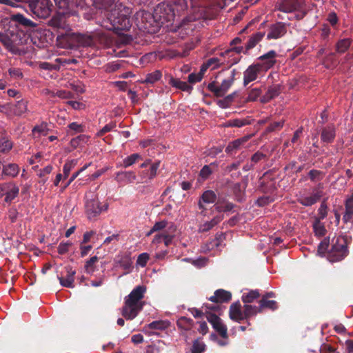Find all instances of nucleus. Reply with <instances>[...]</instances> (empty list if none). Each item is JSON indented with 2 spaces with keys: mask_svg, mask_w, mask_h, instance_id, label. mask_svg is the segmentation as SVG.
Listing matches in <instances>:
<instances>
[{
  "mask_svg": "<svg viewBox=\"0 0 353 353\" xmlns=\"http://www.w3.org/2000/svg\"><path fill=\"white\" fill-rule=\"evenodd\" d=\"M193 50V48H185L182 50L174 49H165L164 50H158L151 52L143 55L140 61L142 63H148L154 62L157 59L159 60L166 59H172L174 58H183L189 55L190 52Z\"/></svg>",
  "mask_w": 353,
  "mask_h": 353,
  "instance_id": "nucleus-5",
  "label": "nucleus"
},
{
  "mask_svg": "<svg viewBox=\"0 0 353 353\" xmlns=\"http://www.w3.org/2000/svg\"><path fill=\"white\" fill-rule=\"evenodd\" d=\"M353 218V195L346 199L345 202V212L343 216V221L345 223L350 222Z\"/></svg>",
  "mask_w": 353,
  "mask_h": 353,
  "instance_id": "nucleus-25",
  "label": "nucleus"
},
{
  "mask_svg": "<svg viewBox=\"0 0 353 353\" xmlns=\"http://www.w3.org/2000/svg\"><path fill=\"white\" fill-rule=\"evenodd\" d=\"M72 245V243L70 241L60 243L57 248L58 253L59 254H64L67 253Z\"/></svg>",
  "mask_w": 353,
  "mask_h": 353,
  "instance_id": "nucleus-61",
  "label": "nucleus"
},
{
  "mask_svg": "<svg viewBox=\"0 0 353 353\" xmlns=\"http://www.w3.org/2000/svg\"><path fill=\"white\" fill-rule=\"evenodd\" d=\"M287 32L286 25L282 22H277L272 24L270 26L269 32L267 34V38L271 39H279L283 37Z\"/></svg>",
  "mask_w": 353,
  "mask_h": 353,
  "instance_id": "nucleus-14",
  "label": "nucleus"
},
{
  "mask_svg": "<svg viewBox=\"0 0 353 353\" xmlns=\"http://www.w3.org/2000/svg\"><path fill=\"white\" fill-rule=\"evenodd\" d=\"M223 219V215H219L214 216L211 221H206L204 223L200 225L199 228V232H206L210 230L213 227L216 225Z\"/></svg>",
  "mask_w": 353,
  "mask_h": 353,
  "instance_id": "nucleus-28",
  "label": "nucleus"
},
{
  "mask_svg": "<svg viewBox=\"0 0 353 353\" xmlns=\"http://www.w3.org/2000/svg\"><path fill=\"white\" fill-rule=\"evenodd\" d=\"M205 345L203 342L201 341L199 339H195L192 343V346L190 349L191 353H202L205 350Z\"/></svg>",
  "mask_w": 353,
  "mask_h": 353,
  "instance_id": "nucleus-43",
  "label": "nucleus"
},
{
  "mask_svg": "<svg viewBox=\"0 0 353 353\" xmlns=\"http://www.w3.org/2000/svg\"><path fill=\"white\" fill-rule=\"evenodd\" d=\"M211 302L215 303H228L232 299V294L223 289L216 290L214 295L208 299Z\"/></svg>",
  "mask_w": 353,
  "mask_h": 353,
  "instance_id": "nucleus-17",
  "label": "nucleus"
},
{
  "mask_svg": "<svg viewBox=\"0 0 353 353\" xmlns=\"http://www.w3.org/2000/svg\"><path fill=\"white\" fill-rule=\"evenodd\" d=\"M243 310L239 301L233 303L230 306L229 316L231 320L237 323H241L243 319Z\"/></svg>",
  "mask_w": 353,
  "mask_h": 353,
  "instance_id": "nucleus-16",
  "label": "nucleus"
},
{
  "mask_svg": "<svg viewBox=\"0 0 353 353\" xmlns=\"http://www.w3.org/2000/svg\"><path fill=\"white\" fill-rule=\"evenodd\" d=\"M214 207L216 210L219 212H226L232 210L235 207V205L231 202H225L223 199H219L214 205Z\"/></svg>",
  "mask_w": 353,
  "mask_h": 353,
  "instance_id": "nucleus-33",
  "label": "nucleus"
},
{
  "mask_svg": "<svg viewBox=\"0 0 353 353\" xmlns=\"http://www.w3.org/2000/svg\"><path fill=\"white\" fill-rule=\"evenodd\" d=\"M303 6L301 0H283L279 6V10L284 12H292L301 10Z\"/></svg>",
  "mask_w": 353,
  "mask_h": 353,
  "instance_id": "nucleus-13",
  "label": "nucleus"
},
{
  "mask_svg": "<svg viewBox=\"0 0 353 353\" xmlns=\"http://www.w3.org/2000/svg\"><path fill=\"white\" fill-rule=\"evenodd\" d=\"M280 92L281 90L279 85L270 86L265 94L261 97L260 101L262 103H268L270 100L279 96Z\"/></svg>",
  "mask_w": 353,
  "mask_h": 353,
  "instance_id": "nucleus-23",
  "label": "nucleus"
},
{
  "mask_svg": "<svg viewBox=\"0 0 353 353\" xmlns=\"http://www.w3.org/2000/svg\"><path fill=\"white\" fill-rule=\"evenodd\" d=\"M137 25L139 29L143 32L154 34L161 27L159 22L154 13L145 10H140L136 14Z\"/></svg>",
  "mask_w": 353,
  "mask_h": 353,
  "instance_id": "nucleus-6",
  "label": "nucleus"
},
{
  "mask_svg": "<svg viewBox=\"0 0 353 353\" xmlns=\"http://www.w3.org/2000/svg\"><path fill=\"white\" fill-rule=\"evenodd\" d=\"M327 209L328 207L326 201L324 199L320 205V207L318 210V215L314 220L321 221L324 219L327 215Z\"/></svg>",
  "mask_w": 353,
  "mask_h": 353,
  "instance_id": "nucleus-46",
  "label": "nucleus"
},
{
  "mask_svg": "<svg viewBox=\"0 0 353 353\" xmlns=\"http://www.w3.org/2000/svg\"><path fill=\"white\" fill-rule=\"evenodd\" d=\"M161 77H162L161 72L160 70H157L151 73L147 74L145 80L143 81L142 83L153 84L155 82L160 80Z\"/></svg>",
  "mask_w": 353,
  "mask_h": 353,
  "instance_id": "nucleus-41",
  "label": "nucleus"
},
{
  "mask_svg": "<svg viewBox=\"0 0 353 353\" xmlns=\"http://www.w3.org/2000/svg\"><path fill=\"white\" fill-rule=\"evenodd\" d=\"M114 179L118 183H130L136 180L137 176L132 171H121L115 174Z\"/></svg>",
  "mask_w": 353,
  "mask_h": 353,
  "instance_id": "nucleus-20",
  "label": "nucleus"
},
{
  "mask_svg": "<svg viewBox=\"0 0 353 353\" xmlns=\"http://www.w3.org/2000/svg\"><path fill=\"white\" fill-rule=\"evenodd\" d=\"M53 94V97H57L61 99H71L73 97V94L71 92L60 90L54 92Z\"/></svg>",
  "mask_w": 353,
  "mask_h": 353,
  "instance_id": "nucleus-63",
  "label": "nucleus"
},
{
  "mask_svg": "<svg viewBox=\"0 0 353 353\" xmlns=\"http://www.w3.org/2000/svg\"><path fill=\"white\" fill-rule=\"evenodd\" d=\"M261 296L258 290H252L248 293H243L241 296V300L245 304L253 303L255 300Z\"/></svg>",
  "mask_w": 353,
  "mask_h": 353,
  "instance_id": "nucleus-36",
  "label": "nucleus"
},
{
  "mask_svg": "<svg viewBox=\"0 0 353 353\" xmlns=\"http://www.w3.org/2000/svg\"><path fill=\"white\" fill-rule=\"evenodd\" d=\"M168 221L165 220L156 222L154 223V225L152 226V228H151V230H150V232H148V236L150 235L151 234H152L155 232H158V231H161V230H163L164 228H165L168 226Z\"/></svg>",
  "mask_w": 353,
  "mask_h": 353,
  "instance_id": "nucleus-52",
  "label": "nucleus"
},
{
  "mask_svg": "<svg viewBox=\"0 0 353 353\" xmlns=\"http://www.w3.org/2000/svg\"><path fill=\"white\" fill-rule=\"evenodd\" d=\"M10 20L14 23L16 26H20L24 28H34L37 26L36 23L28 19L21 13L11 14Z\"/></svg>",
  "mask_w": 353,
  "mask_h": 353,
  "instance_id": "nucleus-15",
  "label": "nucleus"
},
{
  "mask_svg": "<svg viewBox=\"0 0 353 353\" xmlns=\"http://www.w3.org/2000/svg\"><path fill=\"white\" fill-rule=\"evenodd\" d=\"M330 241L328 239H324L319 245L317 252L319 254L323 255L329 247Z\"/></svg>",
  "mask_w": 353,
  "mask_h": 353,
  "instance_id": "nucleus-59",
  "label": "nucleus"
},
{
  "mask_svg": "<svg viewBox=\"0 0 353 353\" xmlns=\"http://www.w3.org/2000/svg\"><path fill=\"white\" fill-rule=\"evenodd\" d=\"M236 95V92H233L230 94H228L227 97L223 98V99H220L217 101V104L219 107L222 108H227L230 107L232 102L233 101V99Z\"/></svg>",
  "mask_w": 353,
  "mask_h": 353,
  "instance_id": "nucleus-47",
  "label": "nucleus"
},
{
  "mask_svg": "<svg viewBox=\"0 0 353 353\" xmlns=\"http://www.w3.org/2000/svg\"><path fill=\"white\" fill-rule=\"evenodd\" d=\"M77 159H72L70 161H67L63 165V177L64 179H66L68 177L70 171L77 165Z\"/></svg>",
  "mask_w": 353,
  "mask_h": 353,
  "instance_id": "nucleus-45",
  "label": "nucleus"
},
{
  "mask_svg": "<svg viewBox=\"0 0 353 353\" xmlns=\"http://www.w3.org/2000/svg\"><path fill=\"white\" fill-rule=\"evenodd\" d=\"M115 5V0H92V6L100 11H110Z\"/></svg>",
  "mask_w": 353,
  "mask_h": 353,
  "instance_id": "nucleus-21",
  "label": "nucleus"
},
{
  "mask_svg": "<svg viewBox=\"0 0 353 353\" xmlns=\"http://www.w3.org/2000/svg\"><path fill=\"white\" fill-rule=\"evenodd\" d=\"M145 291V286L138 285L125 298L121 314L125 319H134L142 310L144 303L141 300L144 296Z\"/></svg>",
  "mask_w": 353,
  "mask_h": 353,
  "instance_id": "nucleus-2",
  "label": "nucleus"
},
{
  "mask_svg": "<svg viewBox=\"0 0 353 353\" xmlns=\"http://www.w3.org/2000/svg\"><path fill=\"white\" fill-rule=\"evenodd\" d=\"M160 165V161H155L150 165V168L148 170L143 172V178H147L148 179H152L157 175V170Z\"/></svg>",
  "mask_w": 353,
  "mask_h": 353,
  "instance_id": "nucleus-37",
  "label": "nucleus"
},
{
  "mask_svg": "<svg viewBox=\"0 0 353 353\" xmlns=\"http://www.w3.org/2000/svg\"><path fill=\"white\" fill-rule=\"evenodd\" d=\"M312 226L316 236H323L325 235L327 230L324 224L321 221L314 220Z\"/></svg>",
  "mask_w": 353,
  "mask_h": 353,
  "instance_id": "nucleus-42",
  "label": "nucleus"
},
{
  "mask_svg": "<svg viewBox=\"0 0 353 353\" xmlns=\"http://www.w3.org/2000/svg\"><path fill=\"white\" fill-rule=\"evenodd\" d=\"M64 269L66 273L65 276L62 274L58 275L57 279L63 287L72 288L74 287V281L76 271L74 270L70 265H66Z\"/></svg>",
  "mask_w": 353,
  "mask_h": 353,
  "instance_id": "nucleus-12",
  "label": "nucleus"
},
{
  "mask_svg": "<svg viewBox=\"0 0 353 353\" xmlns=\"http://www.w3.org/2000/svg\"><path fill=\"white\" fill-rule=\"evenodd\" d=\"M168 326L167 321H154L148 325L147 327L151 330H162Z\"/></svg>",
  "mask_w": 353,
  "mask_h": 353,
  "instance_id": "nucleus-50",
  "label": "nucleus"
},
{
  "mask_svg": "<svg viewBox=\"0 0 353 353\" xmlns=\"http://www.w3.org/2000/svg\"><path fill=\"white\" fill-rule=\"evenodd\" d=\"M111 21L112 27L110 29L118 35L119 44H129L134 41V38L131 34H125L122 32L129 30L132 26L128 13H118V15Z\"/></svg>",
  "mask_w": 353,
  "mask_h": 353,
  "instance_id": "nucleus-4",
  "label": "nucleus"
},
{
  "mask_svg": "<svg viewBox=\"0 0 353 353\" xmlns=\"http://www.w3.org/2000/svg\"><path fill=\"white\" fill-rule=\"evenodd\" d=\"M65 23V15L61 13L54 14L48 21V25L54 28H61Z\"/></svg>",
  "mask_w": 353,
  "mask_h": 353,
  "instance_id": "nucleus-38",
  "label": "nucleus"
},
{
  "mask_svg": "<svg viewBox=\"0 0 353 353\" xmlns=\"http://www.w3.org/2000/svg\"><path fill=\"white\" fill-rule=\"evenodd\" d=\"M265 159H267V155L260 151H257L252 156L251 162L254 165Z\"/></svg>",
  "mask_w": 353,
  "mask_h": 353,
  "instance_id": "nucleus-62",
  "label": "nucleus"
},
{
  "mask_svg": "<svg viewBox=\"0 0 353 353\" xmlns=\"http://www.w3.org/2000/svg\"><path fill=\"white\" fill-rule=\"evenodd\" d=\"M59 44H110L112 37L109 32L97 30L85 34L66 32L57 37Z\"/></svg>",
  "mask_w": 353,
  "mask_h": 353,
  "instance_id": "nucleus-1",
  "label": "nucleus"
},
{
  "mask_svg": "<svg viewBox=\"0 0 353 353\" xmlns=\"http://www.w3.org/2000/svg\"><path fill=\"white\" fill-rule=\"evenodd\" d=\"M336 137V128L334 124H329L321 129V139L325 143H332Z\"/></svg>",
  "mask_w": 353,
  "mask_h": 353,
  "instance_id": "nucleus-18",
  "label": "nucleus"
},
{
  "mask_svg": "<svg viewBox=\"0 0 353 353\" xmlns=\"http://www.w3.org/2000/svg\"><path fill=\"white\" fill-rule=\"evenodd\" d=\"M215 165L214 163H212L210 165H204L200 170V173H199L200 176L203 179H208L209 177V176L212 173V170L210 168V167L212 165Z\"/></svg>",
  "mask_w": 353,
  "mask_h": 353,
  "instance_id": "nucleus-55",
  "label": "nucleus"
},
{
  "mask_svg": "<svg viewBox=\"0 0 353 353\" xmlns=\"http://www.w3.org/2000/svg\"><path fill=\"white\" fill-rule=\"evenodd\" d=\"M141 159H142V157L140 154H139L137 153H134V154L127 157L126 158H125L123 160L121 165L122 167L126 168H128V167L132 165L133 164H134L136 162H137L138 161H139Z\"/></svg>",
  "mask_w": 353,
  "mask_h": 353,
  "instance_id": "nucleus-40",
  "label": "nucleus"
},
{
  "mask_svg": "<svg viewBox=\"0 0 353 353\" xmlns=\"http://www.w3.org/2000/svg\"><path fill=\"white\" fill-rule=\"evenodd\" d=\"M91 165V163H89L88 164H85L83 168H81L79 171L74 172L72 176L70 178V179L68 180V181L62 187V191H63L65 189H66L70 184L79 175V174L84 171L85 170H86L89 166H90Z\"/></svg>",
  "mask_w": 353,
  "mask_h": 353,
  "instance_id": "nucleus-54",
  "label": "nucleus"
},
{
  "mask_svg": "<svg viewBox=\"0 0 353 353\" xmlns=\"http://www.w3.org/2000/svg\"><path fill=\"white\" fill-rule=\"evenodd\" d=\"M249 139L250 136H245L230 142L225 148V152L228 154H232L234 151L239 149L241 145L246 143Z\"/></svg>",
  "mask_w": 353,
  "mask_h": 353,
  "instance_id": "nucleus-27",
  "label": "nucleus"
},
{
  "mask_svg": "<svg viewBox=\"0 0 353 353\" xmlns=\"http://www.w3.org/2000/svg\"><path fill=\"white\" fill-rule=\"evenodd\" d=\"M205 318L212 327H215L216 324L221 321V319L219 316L211 312L206 313Z\"/></svg>",
  "mask_w": 353,
  "mask_h": 353,
  "instance_id": "nucleus-57",
  "label": "nucleus"
},
{
  "mask_svg": "<svg viewBox=\"0 0 353 353\" xmlns=\"http://www.w3.org/2000/svg\"><path fill=\"white\" fill-rule=\"evenodd\" d=\"M52 7L50 0H31L29 5L31 12L43 19H46L50 15Z\"/></svg>",
  "mask_w": 353,
  "mask_h": 353,
  "instance_id": "nucleus-10",
  "label": "nucleus"
},
{
  "mask_svg": "<svg viewBox=\"0 0 353 353\" xmlns=\"http://www.w3.org/2000/svg\"><path fill=\"white\" fill-rule=\"evenodd\" d=\"M213 328L219 334V335L223 339H227L228 336V329L225 325L222 323V321H220L218 324L216 325Z\"/></svg>",
  "mask_w": 353,
  "mask_h": 353,
  "instance_id": "nucleus-53",
  "label": "nucleus"
},
{
  "mask_svg": "<svg viewBox=\"0 0 353 353\" xmlns=\"http://www.w3.org/2000/svg\"><path fill=\"white\" fill-rule=\"evenodd\" d=\"M19 172V167L16 163H8L3 165L2 167L1 176H10L12 178L16 177Z\"/></svg>",
  "mask_w": 353,
  "mask_h": 353,
  "instance_id": "nucleus-24",
  "label": "nucleus"
},
{
  "mask_svg": "<svg viewBox=\"0 0 353 353\" xmlns=\"http://www.w3.org/2000/svg\"><path fill=\"white\" fill-rule=\"evenodd\" d=\"M259 313H261L264 309H269L274 311L278 308V303L276 301L269 300L265 298L261 297L259 300Z\"/></svg>",
  "mask_w": 353,
  "mask_h": 353,
  "instance_id": "nucleus-30",
  "label": "nucleus"
},
{
  "mask_svg": "<svg viewBox=\"0 0 353 353\" xmlns=\"http://www.w3.org/2000/svg\"><path fill=\"white\" fill-rule=\"evenodd\" d=\"M28 100L25 99H19L12 107V112L16 116H21L28 111Z\"/></svg>",
  "mask_w": 353,
  "mask_h": 353,
  "instance_id": "nucleus-26",
  "label": "nucleus"
},
{
  "mask_svg": "<svg viewBox=\"0 0 353 353\" xmlns=\"http://www.w3.org/2000/svg\"><path fill=\"white\" fill-rule=\"evenodd\" d=\"M243 319L247 321L248 325H250V323L248 321L250 317L256 316L259 313V307L252 305L250 304H245L243 307Z\"/></svg>",
  "mask_w": 353,
  "mask_h": 353,
  "instance_id": "nucleus-29",
  "label": "nucleus"
},
{
  "mask_svg": "<svg viewBox=\"0 0 353 353\" xmlns=\"http://www.w3.org/2000/svg\"><path fill=\"white\" fill-rule=\"evenodd\" d=\"M285 170H291L293 173H299L301 172L303 169V165H296V161H292L289 163L285 167Z\"/></svg>",
  "mask_w": 353,
  "mask_h": 353,
  "instance_id": "nucleus-58",
  "label": "nucleus"
},
{
  "mask_svg": "<svg viewBox=\"0 0 353 353\" xmlns=\"http://www.w3.org/2000/svg\"><path fill=\"white\" fill-rule=\"evenodd\" d=\"M276 53L274 50L260 56L259 59L263 63H257L250 65L243 72V85L246 86L249 83L257 79L258 74L262 71H267L276 63Z\"/></svg>",
  "mask_w": 353,
  "mask_h": 353,
  "instance_id": "nucleus-3",
  "label": "nucleus"
},
{
  "mask_svg": "<svg viewBox=\"0 0 353 353\" xmlns=\"http://www.w3.org/2000/svg\"><path fill=\"white\" fill-rule=\"evenodd\" d=\"M323 195V184L319 183L316 187H315L312 193L310 196H301L297 201L299 203L303 206H312L316 203Z\"/></svg>",
  "mask_w": 353,
  "mask_h": 353,
  "instance_id": "nucleus-11",
  "label": "nucleus"
},
{
  "mask_svg": "<svg viewBox=\"0 0 353 353\" xmlns=\"http://www.w3.org/2000/svg\"><path fill=\"white\" fill-rule=\"evenodd\" d=\"M262 90L260 88L252 89L247 97V101H255L261 94Z\"/></svg>",
  "mask_w": 353,
  "mask_h": 353,
  "instance_id": "nucleus-56",
  "label": "nucleus"
},
{
  "mask_svg": "<svg viewBox=\"0 0 353 353\" xmlns=\"http://www.w3.org/2000/svg\"><path fill=\"white\" fill-rule=\"evenodd\" d=\"M88 141V137L84 134H81L70 141V145L73 148H77L83 143H85Z\"/></svg>",
  "mask_w": 353,
  "mask_h": 353,
  "instance_id": "nucleus-48",
  "label": "nucleus"
},
{
  "mask_svg": "<svg viewBox=\"0 0 353 353\" xmlns=\"http://www.w3.org/2000/svg\"><path fill=\"white\" fill-rule=\"evenodd\" d=\"M85 199V213L89 219L96 218L102 211H105L108 209V204L101 205L97 196L93 192L86 194Z\"/></svg>",
  "mask_w": 353,
  "mask_h": 353,
  "instance_id": "nucleus-8",
  "label": "nucleus"
},
{
  "mask_svg": "<svg viewBox=\"0 0 353 353\" xmlns=\"http://www.w3.org/2000/svg\"><path fill=\"white\" fill-rule=\"evenodd\" d=\"M284 123H285L284 119H281L279 121L272 122L265 129V132L270 133V132H273L279 131L283 127Z\"/></svg>",
  "mask_w": 353,
  "mask_h": 353,
  "instance_id": "nucleus-44",
  "label": "nucleus"
},
{
  "mask_svg": "<svg viewBox=\"0 0 353 353\" xmlns=\"http://www.w3.org/2000/svg\"><path fill=\"white\" fill-rule=\"evenodd\" d=\"M12 148L13 142L11 139L6 135H2L0 137V152L3 154H7Z\"/></svg>",
  "mask_w": 353,
  "mask_h": 353,
  "instance_id": "nucleus-32",
  "label": "nucleus"
},
{
  "mask_svg": "<svg viewBox=\"0 0 353 353\" xmlns=\"http://www.w3.org/2000/svg\"><path fill=\"white\" fill-rule=\"evenodd\" d=\"M234 72H233L231 77L222 81L221 84L219 86V93L218 94V97H223L227 92L234 82Z\"/></svg>",
  "mask_w": 353,
  "mask_h": 353,
  "instance_id": "nucleus-35",
  "label": "nucleus"
},
{
  "mask_svg": "<svg viewBox=\"0 0 353 353\" xmlns=\"http://www.w3.org/2000/svg\"><path fill=\"white\" fill-rule=\"evenodd\" d=\"M19 188L13 182H8V188L5 192L4 201L6 203H11L19 194Z\"/></svg>",
  "mask_w": 353,
  "mask_h": 353,
  "instance_id": "nucleus-22",
  "label": "nucleus"
},
{
  "mask_svg": "<svg viewBox=\"0 0 353 353\" xmlns=\"http://www.w3.org/2000/svg\"><path fill=\"white\" fill-rule=\"evenodd\" d=\"M172 3L179 4L181 8L186 6L185 0H171L168 3L162 2L158 4L153 13L157 21H161V26L165 22H170L174 20L175 14L172 5Z\"/></svg>",
  "mask_w": 353,
  "mask_h": 353,
  "instance_id": "nucleus-7",
  "label": "nucleus"
},
{
  "mask_svg": "<svg viewBox=\"0 0 353 353\" xmlns=\"http://www.w3.org/2000/svg\"><path fill=\"white\" fill-rule=\"evenodd\" d=\"M99 261V257L93 256L85 261L84 269L88 274H92L96 270V263Z\"/></svg>",
  "mask_w": 353,
  "mask_h": 353,
  "instance_id": "nucleus-39",
  "label": "nucleus"
},
{
  "mask_svg": "<svg viewBox=\"0 0 353 353\" xmlns=\"http://www.w3.org/2000/svg\"><path fill=\"white\" fill-rule=\"evenodd\" d=\"M169 84H170L172 87H174L177 89H179L182 91L191 92L192 90V87L188 84L185 81H182L179 79H174L171 77L169 81Z\"/></svg>",
  "mask_w": 353,
  "mask_h": 353,
  "instance_id": "nucleus-31",
  "label": "nucleus"
},
{
  "mask_svg": "<svg viewBox=\"0 0 353 353\" xmlns=\"http://www.w3.org/2000/svg\"><path fill=\"white\" fill-rule=\"evenodd\" d=\"M216 200V195L212 190H206L203 192L199 201V208L201 210H205L206 208L204 207L203 203H213Z\"/></svg>",
  "mask_w": 353,
  "mask_h": 353,
  "instance_id": "nucleus-19",
  "label": "nucleus"
},
{
  "mask_svg": "<svg viewBox=\"0 0 353 353\" xmlns=\"http://www.w3.org/2000/svg\"><path fill=\"white\" fill-rule=\"evenodd\" d=\"M348 253L346 240L344 237L338 236L331 249L327 252V259L330 262H337L343 260Z\"/></svg>",
  "mask_w": 353,
  "mask_h": 353,
  "instance_id": "nucleus-9",
  "label": "nucleus"
},
{
  "mask_svg": "<svg viewBox=\"0 0 353 353\" xmlns=\"http://www.w3.org/2000/svg\"><path fill=\"white\" fill-rule=\"evenodd\" d=\"M308 176L312 181H320L323 178L322 172L317 170H311L308 173Z\"/></svg>",
  "mask_w": 353,
  "mask_h": 353,
  "instance_id": "nucleus-64",
  "label": "nucleus"
},
{
  "mask_svg": "<svg viewBox=\"0 0 353 353\" xmlns=\"http://www.w3.org/2000/svg\"><path fill=\"white\" fill-rule=\"evenodd\" d=\"M250 124V122L245 119H235L229 120L227 123L228 127H236L241 128L246 125Z\"/></svg>",
  "mask_w": 353,
  "mask_h": 353,
  "instance_id": "nucleus-49",
  "label": "nucleus"
},
{
  "mask_svg": "<svg viewBox=\"0 0 353 353\" xmlns=\"http://www.w3.org/2000/svg\"><path fill=\"white\" fill-rule=\"evenodd\" d=\"M150 259V256L148 253L143 252L139 255L137 260V264L138 265H140L141 267L143 268L147 265V263Z\"/></svg>",
  "mask_w": 353,
  "mask_h": 353,
  "instance_id": "nucleus-60",
  "label": "nucleus"
},
{
  "mask_svg": "<svg viewBox=\"0 0 353 353\" xmlns=\"http://www.w3.org/2000/svg\"><path fill=\"white\" fill-rule=\"evenodd\" d=\"M118 263L124 270H128L132 267V261L129 256L125 255L121 257L118 261Z\"/></svg>",
  "mask_w": 353,
  "mask_h": 353,
  "instance_id": "nucleus-51",
  "label": "nucleus"
},
{
  "mask_svg": "<svg viewBox=\"0 0 353 353\" xmlns=\"http://www.w3.org/2000/svg\"><path fill=\"white\" fill-rule=\"evenodd\" d=\"M176 325L181 330L184 331H189L191 330L193 327L194 321L190 318L181 316L177 320Z\"/></svg>",
  "mask_w": 353,
  "mask_h": 353,
  "instance_id": "nucleus-34",
  "label": "nucleus"
}]
</instances>
